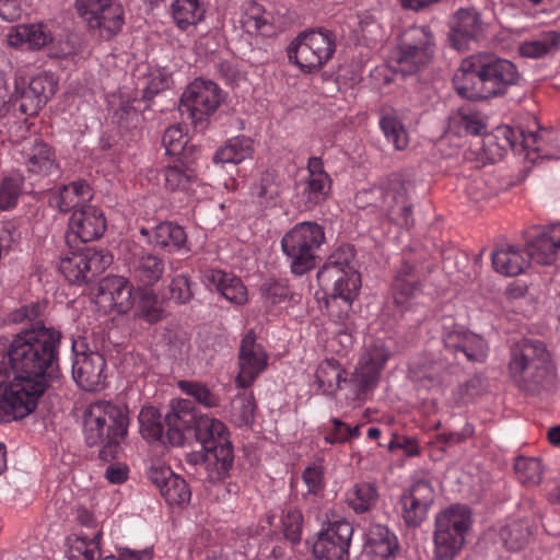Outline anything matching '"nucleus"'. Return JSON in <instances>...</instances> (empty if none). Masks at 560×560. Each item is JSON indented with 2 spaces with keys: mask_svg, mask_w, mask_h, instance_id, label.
<instances>
[{
  "mask_svg": "<svg viewBox=\"0 0 560 560\" xmlns=\"http://www.w3.org/2000/svg\"><path fill=\"white\" fill-rule=\"evenodd\" d=\"M140 432L149 441H161L166 435L164 419L155 407L145 406L139 413Z\"/></svg>",
  "mask_w": 560,
  "mask_h": 560,
  "instance_id": "603ef678",
  "label": "nucleus"
},
{
  "mask_svg": "<svg viewBox=\"0 0 560 560\" xmlns=\"http://www.w3.org/2000/svg\"><path fill=\"white\" fill-rule=\"evenodd\" d=\"M61 334L44 325L24 329L10 345L0 341V422L35 410L54 372Z\"/></svg>",
  "mask_w": 560,
  "mask_h": 560,
  "instance_id": "f257e3e1",
  "label": "nucleus"
},
{
  "mask_svg": "<svg viewBox=\"0 0 560 560\" xmlns=\"http://www.w3.org/2000/svg\"><path fill=\"white\" fill-rule=\"evenodd\" d=\"M529 260L538 265H551L560 260V222L553 223L527 243Z\"/></svg>",
  "mask_w": 560,
  "mask_h": 560,
  "instance_id": "a878e982",
  "label": "nucleus"
},
{
  "mask_svg": "<svg viewBox=\"0 0 560 560\" xmlns=\"http://www.w3.org/2000/svg\"><path fill=\"white\" fill-rule=\"evenodd\" d=\"M165 152L168 155H177L185 149L188 139L179 125L168 127L162 138Z\"/></svg>",
  "mask_w": 560,
  "mask_h": 560,
  "instance_id": "0e129e2a",
  "label": "nucleus"
},
{
  "mask_svg": "<svg viewBox=\"0 0 560 560\" xmlns=\"http://www.w3.org/2000/svg\"><path fill=\"white\" fill-rule=\"evenodd\" d=\"M177 386L183 393L190 396L197 404L205 408H215L221 404L220 395L201 382L179 381Z\"/></svg>",
  "mask_w": 560,
  "mask_h": 560,
  "instance_id": "6e6d98bb",
  "label": "nucleus"
},
{
  "mask_svg": "<svg viewBox=\"0 0 560 560\" xmlns=\"http://www.w3.org/2000/svg\"><path fill=\"white\" fill-rule=\"evenodd\" d=\"M353 526L345 518L323 525L313 542L312 552L316 560H349Z\"/></svg>",
  "mask_w": 560,
  "mask_h": 560,
  "instance_id": "4468645a",
  "label": "nucleus"
},
{
  "mask_svg": "<svg viewBox=\"0 0 560 560\" xmlns=\"http://www.w3.org/2000/svg\"><path fill=\"white\" fill-rule=\"evenodd\" d=\"M336 35L325 28L300 33L287 49L290 61L304 73L322 69L336 51Z\"/></svg>",
  "mask_w": 560,
  "mask_h": 560,
  "instance_id": "0eeeda50",
  "label": "nucleus"
},
{
  "mask_svg": "<svg viewBox=\"0 0 560 560\" xmlns=\"http://www.w3.org/2000/svg\"><path fill=\"white\" fill-rule=\"evenodd\" d=\"M361 287V277L358 270L347 271L346 275H337L334 282L332 301L341 300L347 308L351 307L352 301L358 295Z\"/></svg>",
  "mask_w": 560,
  "mask_h": 560,
  "instance_id": "864d4df0",
  "label": "nucleus"
},
{
  "mask_svg": "<svg viewBox=\"0 0 560 560\" xmlns=\"http://www.w3.org/2000/svg\"><path fill=\"white\" fill-rule=\"evenodd\" d=\"M206 279L208 284L213 287L230 303L237 306L247 303V289L238 277L222 270L211 269L207 272Z\"/></svg>",
  "mask_w": 560,
  "mask_h": 560,
  "instance_id": "473e14b6",
  "label": "nucleus"
},
{
  "mask_svg": "<svg viewBox=\"0 0 560 560\" xmlns=\"http://www.w3.org/2000/svg\"><path fill=\"white\" fill-rule=\"evenodd\" d=\"M107 223L103 211L95 206L85 205L75 209L69 219V232L81 242L88 243L100 238Z\"/></svg>",
  "mask_w": 560,
  "mask_h": 560,
  "instance_id": "5701e85b",
  "label": "nucleus"
},
{
  "mask_svg": "<svg viewBox=\"0 0 560 560\" xmlns=\"http://www.w3.org/2000/svg\"><path fill=\"white\" fill-rule=\"evenodd\" d=\"M477 55L465 58L453 78L455 91L467 100H487Z\"/></svg>",
  "mask_w": 560,
  "mask_h": 560,
  "instance_id": "c756f323",
  "label": "nucleus"
},
{
  "mask_svg": "<svg viewBox=\"0 0 560 560\" xmlns=\"http://www.w3.org/2000/svg\"><path fill=\"white\" fill-rule=\"evenodd\" d=\"M32 94L33 93H31L30 84L26 85L23 80L15 82V90L13 93V97L16 101H20L19 109L24 115L33 116L39 112V110H31L28 108L31 106V103H32V105L35 104V102L33 101Z\"/></svg>",
  "mask_w": 560,
  "mask_h": 560,
  "instance_id": "774afa93",
  "label": "nucleus"
},
{
  "mask_svg": "<svg viewBox=\"0 0 560 560\" xmlns=\"http://www.w3.org/2000/svg\"><path fill=\"white\" fill-rule=\"evenodd\" d=\"M493 269L503 276L514 277L522 273L529 265L527 250L512 245L495 248L491 254Z\"/></svg>",
  "mask_w": 560,
  "mask_h": 560,
  "instance_id": "f704fd0d",
  "label": "nucleus"
},
{
  "mask_svg": "<svg viewBox=\"0 0 560 560\" xmlns=\"http://www.w3.org/2000/svg\"><path fill=\"white\" fill-rule=\"evenodd\" d=\"M482 21L479 12L474 8L457 10L451 21L450 40L456 50L467 48L470 40L482 34Z\"/></svg>",
  "mask_w": 560,
  "mask_h": 560,
  "instance_id": "393cba45",
  "label": "nucleus"
},
{
  "mask_svg": "<svg viewBox=\"0 0 560 560\" xmlns=\"http://www.w3.org/2000/svg\"><path fill=\"white\" fill-rule=\"evenodd\" d=\"M307 179L303 189L305 202L308 208H313L325 201L331 190V178L324 170V163L320 158L312 156L307 161Z\"/></svg>",
  "mask_w": 560,
  "mask_h": 560,
  "instance_id": "c85d7f7f",
  "label": "nucleus"
},
{
  "mask_svg": "<svg viewBox=\"0 0 560 560\" xmlns=\"http://www.w3.org/2000/svg\"><path fill=\"white\" fill-rule=\"evenodd\" d=\"M398 548V541L387 526L381 524L371 525L366 533L365 549L377 558L386 559L394 555Z\"/></svg>",
  "mask_w": 560,
  "mask_h": 560,
  "instance_id": "37998d69",
  "label": "nucleus"
},
{
  "mask_svg": "<svg viewBox=\"0 0 560 560\" xmlns=\"http://www.w3.org/2000/svg\"><path fill=\"white\" fill-rule=\"evenodd\" d=\"M171 299L178 304L189 302L192 296L191 282L186 275H178L174 277L170 284Z\"/></svg>",
  "mask_w": 560,
  "mask_h": 560,
  "instance_id": "69168bd1",
  "label": "nucleus"
},
{
  "mask_svg": "<svg viewBox=\"0 0 560 560\" xmlns=\"http://www.w3.org/2000/svg\"><path fill=\"white\" fill-rule=\"evenodd\" d=\"M140 308L144 319L148 323H156L162 318V307L159 299L152 292H145L142 294L140 301Z\"/></svg>",
  "mask_w": 560,
  "mask_h": 560,
  "instance_id": "338daca9",
  "label": "nucleus"
},
{
  "mask_svg": "<svg viewBox=\"0 0 560 560\" xmlns=\"http://www.w3.org/2000/svg\"><path fill=\"white\" fill-rule=\"evenodd\" d=\"M325 242L324 228L316 222L295 224L281 240L292 273L302 276L316 266L317 250Z\"/></svg>",
  "mask_w": 560,
  "mask_h": 560,
  "instance_id": "423d86ee",
  "label": "nucleus"
},
{
  "mask_svg": "<svg viewBox=\"0 0 560 560\" xmlns=\"http://www.w3.org/2000/svg\"><path fill=\"white\" fill-rule=\"evenodd\" d=\"M470 510L454 504L436 514L433 530V559L454 560L460 552L471 527Z\"/></svg>",
  "mask_w": 560,
  "mask_h": 560,
  "instance_id": "39448f33",
  "label": "nucleus"
},
{
  "mask_svg": "<svg viewBox=\"0 0 560 560\" xmlns=\"http://www.w3.org/2000/svg\"><path fill=\"white\" fill-rule=\"evenodd\" d=\"M150 481L159 489L170 506L184 508L191 499V490L186 480L164 465L152 466L148 471Z\"/></svg>",
  "mask_w": 560,
  "mask_h": 560,
  "instance_id": "412c9836",
  "label": "nucleus"
},
{
  "mask_svg": "<svg viewBox=\"0 0 560 560\" xmlns=\"http://www.w3.org/2000/svg\"><path fill=\"white\" fill-rule=\"evenodd\" d=\"M142 236L148 237V243L168 253L188 250L185 230L177 223L165 221L156 224L152 230L142 228Z\"/></svg>",
  "mask_w": 560,
  "mask_h": 560,
  "instance_id": "bb28decb",
  "label": "nucleus"
},
{
  "mask_svg": "<svg viewBox=\"0 0 560 560\" xmlns=\"http://www.w3.org/2000/svg\"><path fill=\"white\" fill-rule=\"evenodd\" d=\"M164 272V261L156 255H142L135 268V277L143 285H153L156 283Z\"/></svg>",
  "mask_w": 560,
  "mask_h": 560,
  "instance_id": "5fc2aeb1",
  "label": "nucleus"
},
{
  "mask_svg": "<svg viewBox=\"0 0 560 560\" xmlns=\"http://www.w3.org/2000/svg\"><path fill=\"white\" fill-rule=\"evenodd\" d=\"M268 354L261 345L256 342L252 331L242 339L238 354L240 371L235 378L237 387L250 386L257 376L267 368Z\"/></svg>",
  "mask_w": 560,
  "mask_h": 560,
  "instance_id": "aec40b11",
  "label": "nucleus"
},
{
  "mask_svg": "<svg viewBox=\"0 0 560 560\" xmlns=\"http://www.w3.org/2000/svg\"><path fill=\"white\" fill-rule=\"evenodd\" d=\"M21 145L25 164L31 173L48 175L57 171L55 153L38 137L25 139Z\"/></svg>",
  "mask_w": 560,
  "mask_h": 560,
  "instance_id": "7c9ffc66",
  "label": "nucleus"
},
{
  "mask_svg": "<svg viewBox=\"0 0 560 560\" xmlns=\"http://www.w3.org/2000/svg\"><path fill=\"white\" fill-rule=\"evenodd\" d=\"M435 51L434 36L429 26H412L407 30L400 44L392 51L390 62H395L404 75L425 67Z\"/></svg>",
  "mask_w": 560,
  "mask_h": 560,
  "instance_id": "9d476101",
  "label": "nucleus"
},
{
  "mask_svg": "<svg viewBox=\"0 0 560 560\" xmlns=\"http://www.w3.org/2000/svg\"><path fill=\"white\" fill-rule=\"evenodd\" d=\"M420 292V281L413 265L404 261L395 275L393 298L397 306L407 308V301Z\"/></svg>",
  "mask_w": 560,
  "mask_h": 560,
  "instance_id": "58836bf2",
  "label": "nucleus"
},
{
  "mask_svg": "<svg viewBox=\"0 0 560 560\" xmlns=\"http://www.w3.org/2000/svg\"><path fill=\"white\" fill-rule=\"evenodd\" d=\"M31 85V93H33V101L28 107L31 110H40L48 102V100L57 91V80L50 72H42L33 77L28 82Z\"/></svg>",
  "mask_w": 560,
  "mask_h": 560,
  "instance_id": "3c124183",
  "label": "nucleus"
},
{
  "mask_svg": "<svg viewBox=\"0 0 560 560\" xmlns=\"http://www.w3.org/2000/svg\"><path fill=\"white\" fill-rule=\"evenodd\" d=\"M530 534L529 524L525 520L510 521L499 530L500 540L511 551L523 549L527 545Z\"/></svg>",
  "mask_w": 560,
  "mask_h": 560,
  "instance_id": "49530a36",
  "label": "nucleus"
},
{
  "mask_svg": "<svg viewBox=\"0 0 560 560\" xmlns=\"http://www.w3.org/2000/svg\"><path fill=\"white\" fill-rule=\"evenodd\" d=\"M434 502V489L429 480L418 479L407 488L399 500L401 516L408 526H419Z\"/></svg>",
  "mask_w": 560,
  "mask_h": 560,
  "instance_id": "6ab92c4d",
  "label": "nucleus"
},
{
  "mask_svg": "<svg viewBox=\"0 0 560 560\" xmlns=\"http://www.w3.org/2000/svg\"><path fill=\"white\" fill-rule=\"evenodd\" d=\"M241 23L243 28L249 34L269 36L273 32L269 15L264 8L256 2L247 4L242 15Z\"/></svg>",
  "mask_w": 560,
  "mask_h": 560,
  "instance_id": "8fccbe9b",
  "label": "nucleus"
},
{
  "mask_svg": "<svg viewBox=\"0 0 560 560\" xmlns=\"http://www.w3.org/2000/svg\"><path fill=\"white\" fill-rule=\"evenodd\" d=\"M262 296L272 305L294 300V294L285 282L277 280H268L261 285Z\"/></svg>",
  "mask_w": 560,
  "mask_h": 560,
  "instance_id": "e2e57ef3",
  "label": "nucleus"
},
{
  "mask_svg": "<svg viewBox=\"0 0 560 560\" xmlns=\"http://www.w3.org/2000/svg\"><path fill=\"white\" fill-rule=\"evenodd\" d=\"M282 530L288 540L299 544L302 538L303 515L293 506L285 508L281 515Z\"/></svg>",
  "mask_w": 560,
  "mask_h": 560,
  "instance_id": "052dcab7",
  "label": "nucleus"
},
{
  "mask_svg": "<svg viewBox=\"0 0 560 560\" xmlns=\"http://www.w3.org/2000/svg\"><path fill=\"white\" fill-rule=\"evenodd\" d=\"M442 332L444 347L455 354L462 353L468 361L483 362L488 355L487 341L479 335L455 325L448 319Z\"/></svg>",
  "mask_w": 560,
  "mask_h": 560,
  "instance_id": "a211bd4d",
  "label": "nucleus"
},
{
  "mask_svg": "<svg viewBox=\"0 0 560 560\" xmlns=\"http://www.w3.org/2000/svg\"><path fill=\"white\" fill-rule=\"evenodd\" d=\"M164 185L167 190L184 192L200 199L208 194V186L201 183L196 172L184 163H175L163 170Z\"/></svg>",
  "mask_w": 560,
  "mask_h": 560,
  "instance_id": "b1692460",
  "label": "nucleus"
},
{
  "mask_svg": "<svg viewBox=\"0 0 560 560\" xmlns=\"http://www.w3.org/2000/svg\"><path fill=\"white\" fill-rule=\"evenodd\" d=\"M75 9L91 28L106 37L117 35L125 24V10L119 0H77Z\"/></svg>",
  "mask_w": 560,
  "mask_h": 560,
  "instance_id": "f8f14e48",
  "label": "nucleus"
},
{
  "mask_svg": "<svg viewBox=\"0 0 560 560\" xmlns=\"http://www.w3.org/2000/svg\"><path fill=\"white\" fill-rule=\"evenodd\" d=\"M103 532L95 530L91 536L71 535L67 538L68 560H100Z\"/></svg>",
  "mask_w": 560,
  "mask_h": 560,
  "instance_id": "ea45409f",
  "label": "nucleus"
},
{
  "mask_svg": "<svg viewBox=\"0 0 560 560\" xmlns=\"http://www.w3.org/2000/svg\"><path fill=\"white\" fill-rule=\"evenodd\" d=\"M324 475L325 465L323 459L315 460L304 468L302 480L307 487V493L317 495L324 490Z\"/></svg>",
  "mask_w": 560,
  "mask_h": 560,
  "instance_id": "680f3d73",
  "label": "nucleus"
},
{
  "mask_svg": "<svg viewBox=\"0 0 560 560\" xmlns=\"http://www.w3.org/2000/svg\"><path fill=\"white\" fill-rule=\"evenodd\" d=\"M380 499L377 485L374 481L364 480L354 483L346 494L348 506L357 514L373 510Z\"/></svg>",
  "mask_w": 560,
  "mask_h": 560,
  "instance_id": "a19ab883",
  "label": "nucleus"
},
{
  "mask_svg": "<svg viewBox=\"0 0 560 560\" xmlns=\"http://www.w3.org/2000/svg\"><path fill=\"white\" fill-rule=\"evenodd\" d=\"M477 59L487 100L503 95L517 83L520 73L512 61L485 54H478Z\"/></svg>",
  "mask_w": 560,
  "mask_h": 560,
  "instance_id": "dca6fc26",
  "label": "nucleus"
},
{
  "mask_svg": "<svg viewBox=\"0 0 560 560\" xmlns=\"http://www.w3.org/2000/svg\"><path fill=\"white\" fill-rule=\"evenodd\" d=\"M126 410L110 401H96L84 412L83 434L89 446H101L100 458H117L127 435Z\"/></svg>",
  "mask_w": 560,
  "mask_h": 560,
  "instance_id": "7ed1b4c3",
  "label": "nucleus"
},
{
  "mask_svg": "<svg viewBox=\"0 0 560 560\" xmlns=\"http://www.w3.org/2000/svg\"><path fill=\"white\" fill-rule=\"evenodd\" d=\"M173 83L172 72L165 67L148 68V71L139 80L143 97L151 100L160 92L168 89Z\"/></svg>",
  "mask_w": 560,
  "mask_h": 560,
  "instance_id": "09e8293b",
  "label": "nucleus"
},
{
  "mask_svg": "<svg viewBox=\"0 0 560 560\" xmlns=\"http://www.w3.org/2000/svg\"><path fill=\"white\" fill-rule=\"evenodd\" d=\"M390 355V349L384 340L377 339L368 343L360 355L351 381L360 390L374 388Z\"/></svg>",
  "mask_w": 560,
  "mask_h": 560,
  "instance_id": "f3484780",
  "label": "nucleus"
},
{
  "mask_svg": "<svg viewBox=\"0 0 560 560\" xmlns=\"http://www.w3.org/2000/svg\"><path fill=\"white\" fill-rule=\"evenodd\" d=\"M98 296L106 307L120 314L127 313L133 304L132 287L121 276H107L103 279Z\"/></svg>",
  "mask_w": 560,
  "mask_h": 560,
  "instance_id": "cd10ccee",
  "label": "nucleus"
},
{
  "mask_svg": "<svg viewBox=\"0 0 560 560\" xmlns=\"http://www.w3.org/2000/svg\"><path fill=\"white\" fill-rule=\"evenodd\" d=\"M560 49V31L547 30L530 36L518 45L523 58L540 59L553 55Z\"/></svg>",
  "mask_w": 560,
  "mask_h": 560,
  "instance_id": "e433bc0d",
  "label": "nucleus"
},
{
  "mask_svg": "<svg viewBox=\"0 0 560 560\" xmlns=\"http://www.w3.org/2000/svg\"><path fill=\"white\" fill-rule=\"evenodd\" d=\"M256 404L252 394H238L232 400V421L238 427L253 423Z\"/></svg>",
  "mask_w": 560,
  "mask_h": 560,
  "instance_id": "bf43d9fd",
  "label": "nucleus"
},
{
  "mask_svg": "<svg viewBox=\"0 0 560 560\" xmlns=\"http://www.w3.org/2000/svg\"><path fill=\"white\" fill-rule=\"evenodd\" d=\"M171 9L173 20L180 30L197 25L206 13L201 0H173Z\"/></svg>",
  "mask_w": 560,
  "mask_h": 560,
  "instance_id": "a18cd8bd",
  "label": "nucleus"
},
{
  "mask_svg": "<svg viewBox=\"0 0 560 560\" xmlns=\"http://www.w3.org/2000/svg\"><path fill=\"white\" fill-rule=\"evenodd\" d=\"M510 376L515 385L529 395L550 390L556 383V368L541 341L523 339L511 348Z\"/></svg>",
  "mask_w": 560,
  "mask_h": 560,
  "instance_id": "f03ea898",
  "label": "nucleus"
},
{
  "mask_svg": "<svg viewBox=\"0 0 560 560\" xmlns=\"http://www.w3.org/2000/svg\"><path fill=\"white\" fill-rule=\"evenodd\" d=\"M92 199L91 187L83 180L72 182L59 187L50 197L49 201L61 212L81 209Z\"/></svg>",
  "mask_w": 560,
  "mask_h": 560,
  "instance_id": "c9c22d12",
  "label": "nucleus"
},
{
  "mask_svg": "<svg viewBox=\"0 0 560 560\" xmlns=\"http://www.w3.org/2000/svg\"><path fill=\"white\" fill-rule=\"evenodd\" d=\"M113 264V256L107 250L83 248L66 253L60 258V271L73 284H84L104 272Z\"/></svg>",
  "mask_w": 560,
  "mask_h": 560,
  "instance_id": "9b49d317",
  "label": "nucleus"
},
{
  "mask_svg": "<svg viewBox=\"0 0 560 560\" xmlns=\"http://www.w3.org/2000/svg\"><path fill=\"white\" fill-rule=\"evenodd\" d=\"M499 132L504 137L506 142L512 149H516L521 145L525 151H533L541 153L540 156L547 159H556L559 160L560 156L549 155L547 153H542L544 144L546 139L552 135L547 130H523V129H514L509 126H504L499 129Z\"/></svg>",
  "mask_w": 560,
  "mask_h": 560,
  "instance_id": "72a5a7b5",
  "label": "nucleus"
},
{
  "mask_svg": "<svg viewBox=\"0 0 560 560\" xmlns=\"http://www.w3.org/2000/svg\"><path fill=\"white\" fill-rule=\"evenodd\" d=\"M24 187V177L14 172L3 177L0 184V210L8 211L18 205Z\"/></svg>",
  "mask_w": 560,
  "mask_h": 560,
  "instance_id": "4d7b16f0",
  "label": "nucleus"
},
{
  "mask_svg": "<svg viewBox=\"0 0 560 560\" xmlns=\"http://www.w3.org/2000/svg\"><path fill=\"white\" fill-rule=\"evenodd\" d=\"M448 129L459 136H483L487 133V118L471 105L460 106L448 117Z\"/></svg>",
  "mask_w": 560,
  "mask_h": 560,
  "instance_id": "2f4dec72",
  "label": "nucleus"
},
{
  "mask_svg": "<svg viewBox=\"0 0 560 560\" xmlns=\"http://www.w3.org/2000/svg\"><path fill=\"white\" fill-rule=\"evenodd\" d=\"M223 100L222 91L214 82L195 79L180 97L179 109L187 113L194 124L202 122L213 114Z\"/></svg>",
  "mask_w": 560,
  "mask_h": 560,
  "instance_id": "2eb2a0df",
  "label": "nucleus"
},
{
  "mask_svg": "<svg viewBox=\"0 0 560 560\" xmlns=\"http://www.w3.org/2000/svg\"><path fill=\"white\" fill-rule=\"evenodd\" d=\"M342 382H347L346 371L337 360L326 359L317 365L315 383L322 394H335Z\"/></svg>",
  "mask_w": 560,
  "mask_h": 560,
  "instance_id": "c03bdc74",
  "label": "nucleus"
},
{
  "mask_svg": "<svg viewBox=\"0 0 560 560\" xmlns=\"http://www.w3.org/2000/svg\"><path fill=\"white\" fill-rule=\"evenodd\" d=\"M194 430L197 441L205 451L212 454L215 460V469L210 472V478L212 480L225 478L234 460L228 427L217 418L199 415Z\"/></svg>",
  "mask_w": 560,
  "mask_h": 560,
  "instance_id": "1a4fd4ad",
  "label": "nucleus"
},
{
  "mask_svg": "<svg viewBox=\"0 0 560 560\" xmlns=\"http://www.w3.org/2000/svg\"><path fill=\"white\" fill-rule=\"evenodd\" d=\"M380 129L388 144L396 151H404L409 145V133L401 115L393 108H383L378 118Z\"/></svg>",
  "mask_w": 560,
  "mask_h": 560,
  "instance_id": "4c0bfd02",
  "label": "nucleus"
},
{
  "mask_svg": "<svg viewBox=\"0 0 560 560\" xmlns=\"http://www.w3.org/2000/svg\"><path fill=\"white\" fill-rule=\"evenodd\" d=\"M355 250L350 244H343L335 249L328 257L318 278L329 275H346L347 271L357 270L354 267Z\"/></svg>",
  "mask_w": 560,
  "mask_h": 560,
  "instance_id": "de8ad7c7",
  "label": "nucleus"
},
{
  "mask_svg": "<svg viewBox=\"0 0 560 560\" xmlns=\"http://www.w3.org/2000/svg\"><path fill=\"white\" fill-rule=\"evenodd\" d=\"M254 153L253 141L246 136L233 137L220 147L213 155L215 164H240Z\"/></svg>",
  "mask_w": 560,
  "mask_h": 560,
  "instance_id": "79ce46f5",
  "label": "nucleus"
},
{
  "mask_svg": "<svg viewBox=\"0 0 560 560\" xmlns=\"http://www.w3.org/2000/svg\"><path fill=\"white\" fill-rule=\"evenodd\" d=\"M7 44L20 50L39 51L45 49L48 57L61 59L77 51L74 36L52 28L49 24L25 23L9 27Z\"/></svg>",
  "mask_w": 560,
  "mask_h": 560,
  "instance_id": "20e7f679",
  "label": "nucleus"
},
{
  "mask_svg": "<svg viewBox=\"0 0 560 560\" xmlns=\"http://www.w3.org/2000/svg\"><path fill=\"white\" fill-rule=\"evenodd\" d=\"M72 377L80 388L85 392L100 390L106 375L104 357L88 348L83 338L72 340Z\"/></svg>",
  "mask_w": 560,
  "mask_h": 560,
  "instance_id": "ddd939ff",
  "label": "nucleus"
},
{
  "mask_svg": "<svg viewBox=\"0 0 560 560\" xmlns=\"http://www.w3.org/2000/svg\"><path fill=\"white\" fill-rule=\"evenodd\" d=\"M354 202L360 209L380 210L396 224L408 226L412 222L411 205L404 185L398 180L362 189L357 192Z\"/></svg>",
  "mask_w": 560,
  "mask_h": 560,
  "instance_id": "6e6552de",
  "label": "nucleus"
},
{
  "mask_svg": "<svg viewBox=\"0 0 560 560\" xmlns=\"http://www.w3.org/2000/svg\"><path fill=\"white\" fill-rule=\"evenodd\" d=\"M198 417L190 400H172L170 411L164 416L167 441L172 445H182L186 432L195 428Z\"/></svg>",
  "mask_w": 560,
  "mask_h": 560,
  "instance_id": "4be33fe9",
  "label": "nucleus"
},
{
  "mask_svg": "<svg viewBox=\"0 0 560 560\" xmlns=\"http://www.w3.org/2000/svg\"><path fill=\"white\" fill-rule=\"evenodd\" d=\"M514 469L523 485L536 486L541 481L544 469L538 458L520 456L515 460Z\"/></svg>",
  "mask_w": 560,
  "mask_h": 560,
  "instance_id": "13d9d810",
  "label": "nucleus"
}]
</instances>
